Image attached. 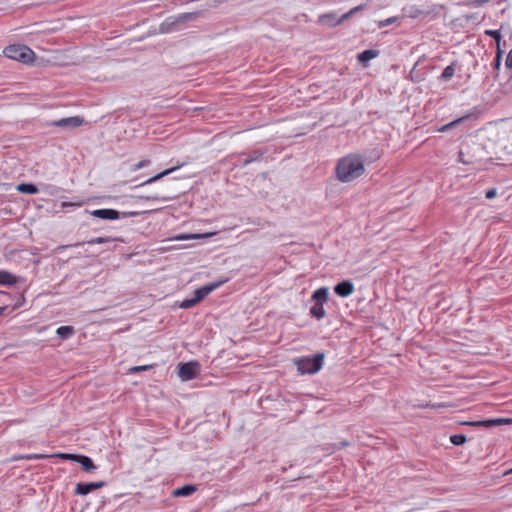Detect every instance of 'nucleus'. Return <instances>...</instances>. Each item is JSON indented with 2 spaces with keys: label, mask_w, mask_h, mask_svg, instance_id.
Masks as SVG:
<instances>
[{
  "label": "nucleus",
  "mask_w": 512,
  "mask_h": 512,
  "mask_svg": "<svg viewBox=\"0 0 512 512\" xmlns=\"http://www.w3.org/2000/svg\"><path fill=\"white\" fill-rule=\"evenodd\" d=\"M335 170L340 182H352L364 174V161L360 155L349 154L337 162Z\"/></svg>",
  "instance_id": "1"
},
{
  "label": "nucleus",
  "mask_w": 512,
  "mask_h": 512,
  "mask_svg": "<svg viewBox=\"0 0 512 512\" xmlns=\"http://www.w3.org/2000/svg\"><path fill=\"white\" fill-rule=\"evenodd\" d=\"M324 353H316L312 356L300 357L295 360L300 374H315L321 370L324 363Z\"/></svg>",
  "instance_id": "2"
},
{
  "label": "nucleus",
  "mask_w": 512,
  "mask_h": 512,
  "mask_svg": "<svg viewBox=\"0 0 512 512\" xmlns=\"http://www.w3.org/2000/svg\"><path fill=\"white\" fill-rule=\"evenodd\" d=\"M328 298L329 290L327 287H320L312 293L311 300L314 304L309 310V315L312 318L320 321L326 316L324 304L328 301Z\"/></svg>",
  "instance_id": "3"
},
{
  "label": "nucleus",
  "mask_w": 512,
  "mask_h": 512,
  "mask_svg": "<svg viewBox=\"0 0 512 512\" xmlns=\"http://www.w3.org/2000/svg\"><path fill=\"white\" fill-rule=\"evenodd\" d=\"M4 55L12 60L29 64L34 61L35 53L31 48L23 44H13L7 46L4 51Z\"/></svg>",
  "instance_id": "4"
},
{
  "label": "nucleus",
  "mask_w": 512,
  "mask_h": 512,
  "mask_svg": "<svg viewBox=\"0 0 512 512\" xmlns=\"http://www.w3.org/2000/svg\"><path fill=\"white\" fill-rule=\"evenodd\" d=\"M197 18L196 13H182L177 16L166 18L160 25L162 33H171L179 30V27L187 22L194 21Z\"/></svg>",
  "instance_id": "5"
},
{
  "label": "nucleus",
  "mask_w": 512,
  "mask_h": 512,
  "mask_svg": "<svg viewBox=\"0 0 512 512\" xmlns=\"http://www.w3.org/2000/svg\"><path fill=\"white\" fill-rule=\"evenodd\" d=\"M143 213L144 212H139V211L120 212V211H117L115 209H110V208L97 209V210L90 211L91 216H93L95 218L103 219V220H117L120 218L137 217Z\"/></svg>",
  "instance_id": "6"
},
{
  "label": "nucleus",
  "mask_w": 512,
  "mask_h": 512,
  "mask_svg": "<svg viewBox=\"0 0 512 512\" xmlns=\"http://www.w3.org/2000/svg\"><path fill=\"white\" fill-rule=\"evenodd\" d=\"M405 15L412 19L418 18H436L439 14V7L437 5L431 6H417L411 5L404 8Z\"/></svg>",
  "instance_id": "7"
},
{
  "label": "nucleus",
  "mask_w": 512,
  "mask_h": 512,
  "mask_svg": "<svg viewBox=\"0 0 512 512\" xmlns=\"http://www.w3.org/2000/svg\"><path fill=\"white\" fill-rule=\"evenodd\" d=\"M199 371L200 364L196 361H191L179 365L178 375L183 381H188L196 378Z\"/></svg>",
  "instance_id": "8"
},
{
  "label": "nucleus",
  "mask_w": 512,
  "mask_h": 512,
  "mask_svg": "<svg viewBox=\"0 0 512 512\" xmlns=\"http://www.w3.org/2000/svg\"><path fill=\"white\" fill-rule=\"evenodd\" d=\"M105 485H106L105 481L87 482V483L80 482V483L76 484L74 494L85 496L94 490L103 488Z\"/></svg>",
  "instance_id": "9"
},
{
  "label": "nucleus",
  "mask_w": 512,
  "mask_h": 512,
  "mask_svg": "<svg viewBox=\"0 0 512 512\" xmlns=\"http://www.w3.org/2000/svg\"><path fill=\"white\" fill-rule=\"evenodd\" d=\"M224 282L225 280L216 281L196 289L194 291V300L197 303L201 302L208 294L220 287Z\"/></svg>",
  "instance_id": "10"
},
{
  "label": "nucleus",
  "mask_w": 512,
  "mask_h": 512,
  "mask_svg": "<svg viewBox=\"0 0 512 512\" xmlns=\"http://www.w3.org/2000/svg\"><path fill=\"white\" fill-rule=\"evenodd\" d=\"M83 118L79 116L61 118L52 123L53 126L62 127V128H76L83 124Z\"/></svg>",
  "instance_id": "11"
},
{
  "label": "nucleus",
  "mask_w": 512,
  "mask_h": 512,
  "mask_svg": "<svg viewBox=\"0 0 512 512\" xmlns=\"http://www.w3.org/2000/svg\"><path fill=\"white\" fill-rule=\"evenodd\" d=\"M77 456L78 454H71V453H57L55 455H52L51 457H58L62 460H69V461H73V462H76L77 460ZM50 456L49 455H46V454H29V455H26V456H23L22 459H26V460H38V459H46V458H49Z\"/></svg>",
  "instance_id": "12"
},
{
  "label": "nucleus",
  "mask_w": 512,
  "mask_h": 512,
  "mask_svg": "<svg viewBox=\"0 0 512 512\" xmlns=\"http://www.w3.org/2000/svg\"><path fill=\"white\" fill-rule=\"evenodd\" d=\"M345 20H342V15L338 16L337 13L331 12L322 14L318 18V22L322 25L328 26V27H335L341 23H343Z\"/></svg>",
  "instance_id": "13"
},
{
  "label": "nucleus",
  "mask_w": 512,
  "mask_h": 512,
  "mask_svg": "<svg viewBox=\"0 0 512 512\" xmlns=\"http://www.w3.org/2000/svg\"><path fill=\"white\" fill-rule=\"evenodd\" d=\"M334 292L340 297H348L354 292V285L350 280H344L334 286Z\"/></svg>",
  "instance_id": "14"
},
{
  "label": "nucleus",
  "mask_w": 512,
  "mask_h": 512,
  "mask_svg": "<svg viewBox=\"0 0 512 512\" xmlns=\"http://www.w3.org/2000/svg\"><path fill=\"white\" fill-rule=\"evenodd\" d=\"M485 34L489 35V36H491L492 38L495 39L497 53H496V57L494 59V64H495L496 68H499L500 62H501V54H502V51H501V48H500V43H501V40H502L501 33H500L499 30H486Z\"/></svg>",
  "instance_id": "15"
},
{
  "label": "nucleus",
  "mask_w": 512,
  "mask_h": 512,
  "mask_svg": "<svg viewBox=\"0 0 512 512\" xmlns=\"http://www.w3.org/2000/svg\"><path fill=\"white\" fill-rule=\"evenodd\" d=\"M483 130L486 133V137L488 141L494 143H497L500 140V130L498 127V123H488L485 125Z\"/></svg>",
  "instance_id": "16"
},
{
  "label": "nucleus",
  "mask_w": 512,
  "mask_h": 512,
  "mask_svg": "<svg viewBox=\"0 0 512 512\" xmlns=\"http://www.w3.org/2000/svg\"><path fill=\"white\" fill-rule=\"evenodd\" d=\"M184 165V163H180V164H177L176 166H173L171 168H168L152 177H150L149 179H147L145 182H143L141 185H148V184H152L160 179H162L163 177L171 174L172 172L176 171L177 169H179L180 167H182Z\"/></svg>",
  "instance_id": "17"
},
{
  "label": "nucleus",
  "mask_w": 512,
  "mask_h": 512,
  "mask_svg": "<svg viewBox=\"0 0 512 512\" xmlns=\"http://www.w3.org/2000/svg\"><path fill=\"white\" fill-rule=\"evenodd\" d=\"M18 282V277L6 270L0 271V286H12Z\"/></svg>",
  "instance_id": "18"
},
{
  "label": "nucleus",
  "mask_w": 512,
  "mask_h": 512,
  "mask_svg": "<svg viewBox=\"0 0 512 512\" xmlns=\"http://www.w3.org/2000/svg\"><path fill=\"white\" fill-rule=\"evenodd\" d=\"M197 490V487L193 484H187L182 487L175 489L172 492L174 497H187L192 495Z\"/></svg>",
  "instance_id": "19"
},
{
  "label": "nucleus",
  "mask_w": 512,
  "mask_h": 512,
  "mask_svg": "<svg viewBox=\"0 0 512 512\" xmlns=\"http://www.w3.org/2000/svg\"><path fill=\"white\" fill-rule=\"evenodd\" d=\"M76 462L81 465L84 471L89 472L96 469V465L94 464L93 460L86 455L78 454Z\"/></svg>",
  "instance_id": "20"
},
{
  "label": "nucleus",
  "mask_w": 512,
  "mask_h": 512,
  "mask_svg": "<svg viewBox=\"0 0 512 512\" xmlns=\"http://www.w3.org/2000/svg\"><path fill=\"white\" fill-rule=\"evenodd\" d=\"M379 55L378 50L367 49L357 55V59L360 63L366 64L370 60L376 58Z\"/></svg>",
  "instance_id": "21"
},
{
  "label": "nucleus",
  "mask_w": 512,
  "mask_h": 512,
  "mask_svg": "<svg viewBox=\"0 0 512 512\" xmlns=\"http://www.w3.org/2000/svg\"><path fill=\"white\" fill-rule=\"evenodd\" d=\"M510 421H511L510 419H506V418L484 419V420H482V427L491 428L494 426L508 424V423H510Z\"/></svg>",
  "instance_id": "22"
},
{
  "label": "nucleus",
  "mask_w": 512,
  "mask_h": 512,
  "mask_svg": "<svg viewBox=\"0 0 512 512\" xmlns=\"http://www.w3.org/2000/svg\"><path fill=\"white\" fill-rule=\"evenodd\" d=\"M75 330L73 326H60L56 330V334L62 340L70 338L74 334Z\"/></svg>",
  "instance_id": "23"
},
{
  "label": "nucleus",
  "mask_w": 512,
  "mask_h": 512,
  "mask_svg": "<svg viewBox=\"0 0 512 512\" xmlns=\"http://www.w3.org/2000/svg\"><path fill=\"white\" fill-rule=\"evenodd\" d=\"M17 190L24 194H36L38 192V188L33 183H21L17 186Z\"/></svg>",
  "instance_id": "24"
},
{
  "label": "nucleus",
  "mask_w": 512,
  "mask_h": 512,
  "mask_svg": "<svg viewBox=\"0 0 512 512\" xmlns=\"http://www.w3.org/2000/svg\"><path fill=\"white\" fill-rule=\"evenodd\" d=\"M455 74V65L452 63L444 68L439 79L443 82L449 81Z\"/></svg>",
  "instance_id": "25"
},
{
  "label": "nucleus",
  "mask_w": 512,
  "mask_h": 512,
  "mask_svg": "<svg viewBox=\"0 0 512 512\" xmlns=\"http://www.w3.org/2000/svg\"><path fill=\"white\" fill-rule=\"evenodd\" d=\"M265 153L266 151L262 149H255L250 151L249 153H243L242 155H247L249 158H251L252 162H259L263 158Z\"/></svg>",
  "instance_id": "26"
},
{
  "label": "nucleus",
  "mask_w": 512,
  "mask_h": 512,
  "mask_svg": "<svg viewBox=\"0 0 512 512\" xmlns=\"http://www.w3.org/2000/svg\"><path fill=\"white\" fill-rule=\"evenodd\" d=\"M450 441L452 444L459 446L466 442V436L463 434H455L450 437Z\"/></svg>",
  "instance_id": "27"
},
{
  "label": "nucleus",
  "mask_w": 512,
  "mask_h": 512,
  "mask_svg": "<svg viewBox=\"0 0 512 512\" xmlns=\"http://www.w3.org/2000/svg\"><path fill=\"white\" fill-rule=\"evenodd\" d=\"M365 8V5H358L351 10H349L347 13H344L342 15V20L349 19L352 15H354L356 12L362 11Z\"/></svg>",
  "instance_id": "28"
},
{
  "label": "nucleus",
  "mask_w": 512,
  "mask_h": 512,
  "mask_svg": "<svg viewBox=\"0 0 512 512\" xmlns=\"http://www.w3.org/2000/svg\"><path fill=\"white\" fill-rule=\"evenodd\" d=\"M196 304H198V303L194 300V298H190V299L183 300L179 304V307L182 309H188V308L195 306Z\"/></svg>",
  "instance_id": "29"
},
{
  "label": "nucleus",
  "mask_w": 512,
  "mask_h": 512,
  "mask_svg": "<svg viewBox=\"0 0 512 512\" xmlns=\"http://www.w3.org/2000/svg\"><path fill=\"white\" fill-rule=\"evenodd\" d=\"M109 241H111V239L109 237H97V238H93V239L87 241V244H89V245L103 244V243H107Z\"/></svg>",
  "instance_id": "30"
},
{
  "label": "nucleus",
  "mask_w": 512,
  "mask_h": 512,
  "mask_svg": "<svg viewBox=\"0 0 512 512\" xmlns=\"http://www.w3.org/2000/svg\"><path fill=\"white\" fill-rule=\"evenodd\" d=\"M149 164H150V160H148V159L141 160L133 166L132 170L138 171L144 167H147Z\"/></svg>",
  "instance_id": "31"
},
{
  "label": "nucleus",
  "mask_w": 512,
  "mask_h": 512,
  "mask_svg": "<svg viewBox=\"0 0 512 512\" xmlns=\"http://www.w3.org/2000/svg\"><path fill=\"white\" fill-rule=\"evenodd\" d=\"M395 21H396V18H395V17L387 18V19H385V20L379 21V22H378V27H379V28L386 27V26H388V25L393 24Z\"/></svg>",
  "instance_id": "32"
},
{
  "label": "nucleus",
  "mask_w": 512,
  "mask_h": 512,
  "mask_svg": "<svg viewBox=\"0 0 512 512\" xmlns=\"http://www.w3.org/2000/svg\"><path fill=\"white\" fill-rule=\"evenodd\" d=\"M461 3L474 7L480 6V0H461Z\"/></svg>",
  "instance_id": "33"
},
{
  "label": "nucleus",
  "mask_w": 512,
  "mask_h": 512,
  "mask_svg": "<svg viewBox=\"0 0 512 512\" xmlns=\"http://www.w3.org/2000/svg\"><path fill=\"white\" fill-rule=\"evenodd\" d=\"M505 66L508 69H512V49L509 51V53L506 57Z\"/></svg>",
  "instance_id": "34"
},
{
  "label": "nucleus",
  "mask_w": 512,
  "mask_h": 512,
  "mask_svg": "<svg viewBox=\"0 0 512 512\" xmlns=\"http://www.w3.org/2000/svg\"><path fill=\"white\" fill-rule=\"evenodd\" d=\"M497 195V190L495 188L489 189L485 193V197L487 199H493Z\"/></svg>",
  "instance_id": "35"
},
{
  "label": "nucleus",
  "mask_w": 512,
  "mask_h": 512,
  "mask_svg": "<svg viewBox=\"0 0 512 512\" xmlns=\"http://www.w3.org/2000/svg\"><path fill=\"white\" fill-rule=\"evenodd\" d=\"M466 119H468V116H467V117L459 118V119H457V120H455V121H452L451 123H449V124L445 125V126L442 128V130H445V129H447L448 127L453 126V125H455V124H457V123H459V122H462V121H464V120H466Z\"/></svg>",
  "instance_id": "36"
},
{
  "label": "nucleus",
  "mask_w": 512,
  "mask_h": 512,
  "mask_svg": "<svg viewBox=\"0 0 512 512\" xmlns=\"http://www.w3.org/2000/svg\"><path fill=\"white\" fill-rule=\"evenodd\" d=\"M148 369H149L148 365H143V366H135V367L131 368V371L132 372H139V371H145V370H148Z\"/></svg>",
  "instance_id": "37"
},
{
  "label": "nucleus",
  "mask_w": 512,
  "mask_h": 512,
  "mask_svg": "<svg viewBox=\"0 0 512 512\" xmlns=\"http://www.w3.org/2000/svg\"><path fill=\"white\" fill-rule=\"evenodd\" d=\"M81 205H82V203H81V202H79V203L62 202V204H61V206H62L63 208H65V207H72V206H81Z\"/></svg>",
  "instance_id": "38"
},
{
  "label": "nucleus",
  "mask_w": 512,
  "mask_h": 512,
  "mask_svg": "<svg viewBox=\"0 0 512 512\" xmlns=\"http://www.w3.org/2000/svg\"><path fill=\"white\" fill-rule=\"evenodd\" d=\"M137 199H145V200H159L160 198L157 196H138Z\"/></svg>",
  "instance_id": "39"
},
{
  "label": "nucleus",
  "mask_w": 512,
  "mask_h": 512,
  "mask_svg": "<svg viewBox=\"0 0 512 512\" xmlns=\"http://www.w3.org/2000/svg\"><path fill=\"white\" fill-rule=\"evenodd\" d=\"M241 163H242V166H247V165H249V164H251V163H253V162H252L251 158H249V157L246 155V158L242 159Z\"/></svg>",
  "instance_id": "40"
},
{
  "label": "nucleus",
  "mask_w": 512,
  "mask_h": 512,
  "mask_svg": "<svg viewBox=\"0 0 512 512\" xmlns=\"http://www.w3.org/2000/svg\"><path fill=\"white\" fill-rule=\"evenodd\" d=\"M6 306H0V316L3 315L4 311L6 310Z\"/></svg>",
  "instance_id": "41"
},
{
  "label": "nucleus",
  "mask_w": 512,
  "mask_h": 512,
  "mask_svg": "<svg viewBox=\"0 0 512 512\" xmlns=\"http://www.w3.org/2000/svg\"><path fill=\"white\" fill-rule=\"evenodd\" d=\"M471 424H472V425H477V426H478V425H480V421H475V422H472Z\"/></svg>",
  "instance_id": "42"
},
{
  "label": "nucleus",
  "mask_w": 512,
  "mask_h": 512,
  "mask_svg": "<svg viewBox=\"0 0 512 512\" xmlns=\"http://www.w3.org/2000/svg\"><path fill=\"white\" fill-rule=\"evenodd\" d=\"M348 445V442H341V446H347Z\"/></svg>",
  "instance_id": "43"
},
{
  "label": "nucleus",
  "mask_w": 512,
  "mask_h": 512,
  "mask_svg": "<svg viewBox=\"0 0 512 512\" xmlns=\"http://www.w3.org/2000/svg\"><path fill=\"white\" fill-rule=\"evenodd\" d=\"M186 238H187L186 236L185 237L184 236L178 237V239H186Z\"/></svg>",
  "instance_id": "44"
},
{
  "label": "nucleus",
  "mask_w": 512,
  "mask_h": 512,
  "mask_svg": "<svg viewBox=\"0 0 512 512\" xmlns=\"http://www.w3.org/2000/svg\"><path fill=\"white\" fill-rule=\"evenodd\" d=\"M508 473H512V468L509 471L505 472V474H508Z\"/></svg>",
  "instance_id": "45"
}]
</instances>
